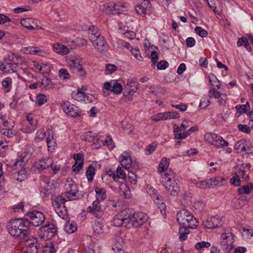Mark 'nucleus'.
<instances>
[{"mask_svg":"<svg viewBox=\"0 0 253 253\" xmlns=\"http://www.w3.org/2000/svg\"><path fill=\"white\" fill-rule=\"evenodd\" d=\"M120 193L124 195L125 198H129L130 197V188L126 183H122L119 187Z\"/></svg>","mask_w":253,"mask_h":253,"instance_id":"obj_35","label":"nucleus"},{"mask_svg":"<svg viewBox=\"0 0 253 253\" xmlns=\"http://www.w3.org/2000/svg\"><path fill=\"white\" fill-rule=\"evenodd\" d=\"M41 236L42 238L45 240H50L54 237L56 229L55 226L53 223L46 224L40 227Z\"/></svg>","mask_w":253,"mask_h":253,"instance_id":"obj_11","label":"nucleus"},{"mask_svg":"<svg viewBox=\"0 0 253 253\" xmlns=\"http://www.w3.org/2000/svg\"><path fill=\"white\" fill-rule=\"evenodd\" d=\"M113 225L115 226H121L122 225L124 226V222L122 218L119 217V213L116 215L114 216L112 220Z\"/></svg>","mask_w":253,"mask_h":253,"instance_id":"obj_57","label":"nucleus"},{"mask_svg":"<svg viewBox=\"0 0 253 253\" xmlns=\"http://www.w3.org/2000/svg\"><path fill=\"white\" fill-rule=\"evenodd\" d=\"M130 52L132 55L138 60L142 61L143 57L141 55L140 50L138 47L131 48Z\"/></svg>","mask_w":253,"mask_h":253,"instance_id":"obj_56","label":"nucleus"},{"mask_svg":"<svg viewBox=\"0 0 253 253\" xmlns=\"http://www.w3.org/2000/svg\"><path fill=\"white\" fill-rule=\"evenodd\" d=\"M133 215V212L129 209H124L119 213V217L122 218L124 220V226L127 228H130L129 224H131Z\"/></svg>","mask_w":253,"mask_h":253,"instance_id":"obj_15","label":"nucleus"},{"mask_svg":"<svg viewBox=\"0 0 253 253\" xmlns=\"http://www.w3.org/2000/svg\"><path fill=\"white\" fill-rule=\"evenodd\" d=\"M47 101V98L44 94H41L37 96L36 102L39 105L44 104Z\"/></svg>","mask_w":253,"mask_h":253,"instance_id":"obj_62","label":"nucleus"},{"mask_svg":"<svg viewBox=\"0 0 253 253\" xmlns=\"http://www.w3.org/2000/svg\"><path fill=\"white\" fill-rule=\"evenodd\" d=\"M2 86L6 92L10 91L12 87V80L10 78H5L1 82Z\"/></svg>","mask_w":253,"mask_h":253,"instance_id":"obj_42","label":"nucleus"},{"mask_svg":"<svg viewBox=\"0 0 253 253\" xmlns=\"http://www.w3.org/2000/svg\"><path fill=\"white\" fill-rule=\"evenodd\" d=\"M150 7V2L149 1H143L140 4H138L135 7L136 12L139 15L146 14L149 12Z\"/></svg>","mask_w":253,"mask_h":253,"instance_id":"obj_25","label":"nucleus"},{"mask_svg":"<svg viewBox=\"0 0 253 253\" xmlns=\"http://www.w3.org/2000/svg\"><path fill=\"white\" fill-rule=\"evenodd\" d=\"M82 61L76 58L74 60H70L69 65L74 72L80 73L81 75H82L84 74V71L82 67Z\"/></svg>","mask_w":253,"mask_h":253,"instance_id":"obj_23","label":"nucleus"},{"mask_svg":"<svg viewBox=\"0 0 253 253\" xmlns=\"http://www.w3.org/2000/svg\"><path fill=\"white\" fill-rule=\"evenodd\" d=\"M169 159L165 157L161 159L159 165L158 170L159 172H163L167 170L169 165Z\"/></svg>","mask_w":253,"mask_h":253,"instance_id":"obj_37","label":"nucleus"},{"mask_svg":"<svg viewBox=\"0 0 253 253\" xmlns=\"http://www.w3.org/2000/svg\"><path fill=\"white\" fill-rule=\"evenodd\" d=\"M124 244V235L120 232L116 233L112 249L115 252H119L122 250V247Z\"/></svg>","mask_w":253,"mask_h":253,"instance_id":"obj_20","label":"nucleus"},{"mask_svg":"<svg viewBox=\"0 0 253 253\" xmlns=\"http://www.w3.org/2000/svg\"><path fill=\"white\" fill-rule=\"evenodd\" d=\"M87 211L98 218L101 216L103 212V210L99 204V201L97 200L92 203L91 206L88 207Z\"/></svg>","mask_w":253,"mask_h":253,"instance_id":"obj_21","label":"nucleus"},{"mask_svg":"<svg viewBox=\"0 0 253 253\" xmlns=\"http://www.w3.org/2000/svg\"><path fill=\"white\" fill-rule=\"evenodd\" d=\"M147 193L151 196L154 202L158 205L159 208L164 209L166 208V205L161 199L160 194L153 187H150L147 190Z\"/></svg>","mask_w":253,"mask_h":253,"instance_id":"obj_16","label":"nucleus"},{"mask_svg":"<svg viewBox=\"0 0 253 253\" xmlns=\"http://www.w3.org/2000/svg\"><path fill=\"white\" fill-rule=\"evenodd\" d=\"M95 174V169L92 165H90L87 169L86 176L89 181H91Z\"/></svg>","mask_w":253,"mask_h":253,"instance_id":"obj_49","label":"nucleus"},{"mask_svg":"<svg viewBox=\"0 0 253 253\" xmlns=\"http://www.w3.org/2000/svg\"><path fill=\"white\" fill-rule=\"evenodd\" d=\"M205 140L211 145L218 148H224L227 146L229 143L221 136L212 132H207L204 135Z\"/></svg>","mask_w":253,"mask_h":253,"instance_id":"obj_7","label":"nucleus"},{"mask_svg":"<svg viewBox=\"0 0 253 253\" xmlns=\"http://www.w3.org/2000/svg\"><path fill=\"white\" fill-rule=\"evenodd\" d=\"M221 220L217 216H213L203 221L204 227L208 229H213L221 225Z\"/></svg>","mask_w":253,"mask_h":253,"instance_id":"obj_19","label":"nucleus"},{"mask_svg":"<svg viewBox=\"0 0 253 253\" xmlns=\"http://www.w3.org/2000/svg\"><path fill=\"white\" fill-rule=\"evenodd\" d=\"M253 190V184H248L246 185H243L238 189V192L241 194H250Z\"/></svg>","mask_w":253,"mask_h":253,"instance_id":"obj_40","label":"nucleus"},{"mask_svg":"<svg viewBox=\"0 0 253 253\" xmlns=\"http://www.w3.org/2000/svg\"><path fill=\"white\" fill-rule=\"evenodd\" d=\"M137 90V87L134 83L127 84L125 87L124 95L126 97V101H130L132 99L133 94Z\"/></svg>","mask_w":253,"mask_h":253,"instance_id":"obj_18","label":"nucleus"},{"mask_svg":"<svg viewBox=\"0 0 253 253\" xmlns=\"http://www.w3.org/2000/svg\"><path fill=\"white\" fill-rule=\"evenodd\" d=\"M121 165L126 169H129L132 164V160L130 154L127 152H124L120 157Z\"/></svg>","mask_w":253,"mask_h":253,"instance_id":"obj_22","label":"nucleus"},{"mask_svg":"<svg viewBox=\"0 0 253 253\" xmlns=\"http://www.w3.org/2000/svg\"><path fill=\"white\" fill-rule=\"evenodd\" d=\"M45 135V131L43 129H40L36 132L34 140L36 142H40L43 140Z\"/></svg>","mask_w":253,"mask_h":253,"instance_id":"obj_54","label":"nucleus"},{"mask_svg":"<svg viewBox=\"0 0 253 253\" xmlns=\"http://www.w3.org/2000/svg\"><path fill=\"white\" fill-rule=\"evenodd\" d=\"M33 70L37 73H44L47 72V66L43 63H39L38 62H33Z\"/></svg>","mask_w":253,"mask_h":253,"instance_id":"obj_31","label":"nucleus"},{"mask_svg":"<svg viewBox=\"0 0 253 253\" xmlns=\"http://www.w3.org/2000/svg\"><path fill=\"white\" fill-rule=\"evenodd\" d=\"M244 201L243 199L235 198L232 202V206L236 209H240L244 205Z\"/></svg>","mask_w":253,"mask_h":253,"instance_id":"obj_55","label":"nucleus"},{"mask_svg":"<svg viewBox=\"0 0 253 253\" xmlns=\"http://www.w3.org/2000/svg\"><path fill=\"white\" fill-rule=\"evenodd\" d=\"M29 219H15L11 221L8 231L15 238L28 242L32 237L29 228Z\"/></svg>","mask_w":253,"mask_h":253,"instance_id":"obj_1","label":"nucleus"},{"mask_svg":"<svg viewBox=\"0 0 253 253\" xmlns=\"http://www.w3.org/2000/svg\"><path fill=\"white\" fill-rule=\"evenodd\" d=\"M52 161L51 159L47 158L39 160L35 164V167L40 171L46 169L51 166Z\"/></svg>","mask_w":253,"mask_h":253,"instance_id":"obj_26","label":"nucleus"},{"mask_svg":"<svg viewBox=\"0 0 253 253\" xmlns=\"http://www.w3.org/2000/svg\"><path fill=\"white\" fill-rule=\"evenodd\" d=\"M148 219L147 215L142 212H139L133 213L131 224H129L131 228H137L144 223H145Z\"/></svg>","mask_w":253,"mask_h":253,"instance_id":"obj_12","label":"nucleus"},{"mask_svg":"<svg viewBox=\"0 0 253 253\" xmlns=\"http://www.w3.org/2000/svg\"><path fill=\"white\" fill-rule=\"evenodd\" d=\"M102 144L103 146H107L109 149H112L114 147V143L113 139L110 136H107L104 140H101Z\"/></svg>","mask_w":253,"mask_h":253,"instance_id":"obj_50","label":"nucleus"},{"mask_svg":"<svg viewBox=\"0 0 253 253\" xmlns=\"http://www.w3.org/2000/svg\"><path fill=\"white\" fill-rule=\"evenodd\" d=\"M179 114L176 112H165L159 113L151 117V119L154 121L167 120L179 118Z\"/></svg>","mask_w":253,"mask_h":253,"instance_id":"obj_14","label":"nucleus"},{"mask_svg":"<svg viewBox=\"0 0 253 253\" xmlns=\"http://www.w3.org/2000/svg\"><path fill=\"white\" fill-rule=\"evenodd\" d=\"M95 192L96 193V198L97 200L102 201L106 198V191L105 189L96 187L95 188Z\"/></svg>","mask_w":253,"mask_h":253,"instance_id":"obj_39","label":"nucleus"},{"mask_svg":"<svg viewBox=\"0 0 253 253\" xmlns=\"http://www.w3.org/2000/svg\"><path fill=\"white\" fill-rule=\"evenodd\" d=\"M189 233V227L188 226H183L179 229V239L184 241L187 238V235Z\"/></svg>","mask_w":253,"mask_h":253,"instance_id":"obj_43","label":"nucleus"},{"mask_svg":"<svg viewBox=\"0 0 253 253\" xmlns=\"http://www.w3.org/2000/svg\"><path fill=\"white\" fill-rule=\"evenodd\" d=\"M74 158L75 163L72 167V170L75 172H79L83 168L84 162L83 155L81 153H78L74 155Z\"/></svg>","mask_w":253,"mask_h":253,"instance_id":"obj_24","label":"nucleus"},{"mask_svg":"<svg viewBox=\"0 0 253 253\" xmlns=\"http://www.w3.org/2000/svg\"><path fill=\"white\" fill-rule=\"evenodd\" d=\"M31 154L24 152L21 156L20 158L18 159L13 164V167L17 168L18 165L20 168H22L25 163L29 159Z\"/></svg>","mask_w":253,"mask_h":253,"instance_id":"obj_28","label":"nucleus"},{"mask_svg":"<svg viewBox=\"0 0 253 253\" xmlns=\"http://www.w3.org/2000/svg\"><path fill=\"white\" fill-rule=\"evenodd\" d=\"M89 37L93 46L99 52H104L108 50V45L104 38L94 26L89 27Z\"/></svg>","mask_w":253,"mask_h":253,"instance_id":"obj_2","label":"nucleus"},{"mask_svg":"<svg viewBox=\"0 0 253 253\" xmlns=\"http://www.w3.org/2000/svg\"><path fill=\"white\" fill-rule=\"evenodd\" d=\"M162 178L166 190L171 195H177L179 192V188L175 180L174 172L170 170H168L162 175Z\"/></svg>","mask_w":253,"mask_h":253,"instance_id":"obj_3","label":"nucleus"},{"mask_svg":"<svg viewBox=\"0 0 253 253\" xmlns=\"http://www.w3.org/2000/svg\"><path fill=\"white\" fill-rule=\"evenodd\" d=\"M39 86L51 89L55 87V84L50 79L43 77L42 81L39 82Z\"/></svg>","mask_w":253,"mask_h":253,"instance_id":"obj_33","label":"nucleus"},{"mask_svg":"<svg viewBox=\"0 0 253 253\" xmlns=\"http://www.w3.org/2000/svg\"><path fill=\"white\" fill-rule=\"evenodd\" d=\"M98 136L96 133L92 131H87L82 136V139L88 142H92L96 140Z\"/></svg>","mask_w":253,"mask_h":253,"instance_id":"obj_36","label":"nucleus"},{"mask_svg":"<svg viewBox=\"0 0 253 253\" xmlns=\"http://www.w3.org/2000/svg\"><path fill=\"white\" fill-rule=\"evenodd\" d=\"M123 88L121 84L115 81L106 82L104 84L102 90L104 93L111 91L115 94H119L122 91Z\"/></svg>","mask_w":253,"mask_h":253,"instance_id":"obj_13","label":"nucleus"},{"mask_svg":"<svg viewBox=\"0 0 253 253\" xmlns=\"http://www.w3.org/2000/svg\"><path fill=\"white\" fill-rule=\"evenodd\" d=\"M27 216L30 218V220H29L30 224H32L35 226H39L45 220V217L43 213L37 211L29 212Z\"/></svg>","mask_w":253,"mask_h":253,"instance_id":"obj_9","label":"nucleus"},{"mask_svg":"<svg viewBox=\"0 0 253 253\" xmlns=\"http://www.w3.org/2000/svg\"><path fill=\"white\" fill-rule=\"evenodd\" d=\"M117 67L114 64H107L106 65L105 73L106 75H110L116 71Z\"/></svg>","mask_w":253,"mask_h":253,"instance_id":"obj_58","label":"nucleus"},{"mask_svg":"<svg viewBox=\"0 0 253 253\" xmlns=\"http://www.w3.org/2000/svg\"><path fill=\"white\" fill-rule=\"evenodd\" d=\"M157 146V144L155 142L148 145L145 149L146 154L148 155L151 154L156 149Z\"/></svg>","mask_w":253,"mask_h":253,"instance_id":"obj_59","label":"nucleus"},{"mask_svg":"<svg viewBox=\"0 0 253 253\" xmlns=\"http://www.w3.org/2000/svg\"><path fill=\"white\" fill-rule=\"evenodd\" d=\"M72 98L78 101L83 100L85 97V93L79 90L77 91H73L72 93Z\"/></svg>","mask_w":253,"mask_h":253,"instance_id":"obj_48","label":"nucleus"},{"mask_svg":"<svg viewBox=\"0 0 253 253\" xmlns=\"http://www.w3.org/2000/svg\"><path fill=\"white\" fill-rule=\"evenodd\" d=\"M59 76L62 80L69 79L70 77L68 71L65 69H61L59 71Z\"/></svg>","mask_w":253,"mask_h":253,"instance_id":"obj_64","label":"nucleus"},{"mask_svg":"<svg viewBox=\"0 0 253 253\" xmlns=\"http://www.w3.org/2000/svg\"><path fill=\"white\" fill-rule=\"evenodd\" d=\"M120 6L124 7L125 6L123 4L120 5L119 4L111 3L110 5H106L105 10L106 12L113 14H120L122 12V11L120 9Z\"/></svg>","mask_w":253,"mask_h":253,"instance_id":"obj_27","label":"nucleus"},{"mask_svg":"<svg viewBox=\"0 0 253 253\" xmlns=\"http://www.w3.org/2000/svg\"><path fill=\"white\" fill-rule=\"evenodd\" d=\"M64 196V195L58 196L55 197L52 201V205L56 213L62 219H65L67 217V210L64 204L69 201L63 198Z\"/></svg>","mask_w":253,"mask_h":253,"instance_id":"obj_5","label":"nucleus"},{"mask_svg":"<svg viewBox=\"0 0 253 253\" xmlns=\"http://www.w3.org/2000/svg\"><path fill=\"white\" fill-rule=\"evenodd\" d=\"M65 186L67 191L62 193L59 196H65L63 198L69 201L76 200V194L78 191L77 185L73 181H70L66 183Z\"/></svg>","mask_w":253,"mask_h":253,"instance_id":"obj_8","label":"nucleus"},{"mask_svg":"<svg viewBox=\"0 0 253 253\" xmlns=\"http://www.w3.org/2000/svg\"><path fill=\"white\" fill-rule=\"evenodd\" d=\"M245 149L243 150V152H245L247 154H251L253 152V147L251 143L246 140H245Z\"/></svg>","mask_w":253,"mask_h":253,"instance_id":"obj_61","label":"nucleus"},{"mask_svg":"<svg viewBox=\"0 0 253 253\" xmlns=\"http://www.w3.org/2000/svg\"><path fill=\"white\" fill-rule=\"evenodd\" d=\"M236 109L240 113H247L250 109L249 103L247 102L245 104L237 105L236 106Z\"/></svg>","mask_w":253,"mask_h":253,"instance_id":"obj_51","label":"nucleus"},{"mask_svg":"<svg viewBox=\"0 0 253 253\" xmlns=\"http://www.w3.org/2000/svg\"><path fill=\"white\" fill-rule=\"evenodd\" d=\"M53 48L54 51L60 54H66L69 53V48L64 45L59 43H55L53 45Z\"/></svg>","mask_w":253,"mask_h":253,"instance_id":"obj_30","label":"nucleus"},{"mask_svg":"<svg viewBox=\"0 0 253 253\" xmlns=\"http://www.w3.org/2000/svg\"><path fill=\"white\" fill-rule=\"evenodd\" d=\"M177 220L179 224L190 228H194L197 226V219L190 211L186 210H181L177 212Z\"/></svg>","mask_w":253,"mask_h":253,"instance_id":"obj_4","label":"nucleus"},{"mask_svg":"<svg viewBox=\"0 0 253 253\" xmlns=\"http://www.w3.org/2000/svg\"><path fill=\"white\" fill-rule=\"evenodd\" d=\"M236 173L237 174V176L240 178H242V179L245 181L248 180L249 178V174L247 173V171L242 170L241 168L236 170Z\"/></svg>","mask_w":253,"mask_h":253,"instance_id":"obj_52","label":"nucleus"},{"mask_svg":"<svg viewBox=\"0 0 253 253\" xmlns=\"http://www.w3.org/2000/svg\"><path fill=\"white\" fill-rule=\"evenodd\" d=\"M245 139H242L235 144L234 147L239 152H243V150L245 149Z\"/></svg>","mask_w":253,"mask_h":253,"instance_id":"obj_60","label":"nucleus"},{"mask_svg":"<svg viewBox=\"0 0 253 253\" xmlns=\"http://www.w3.org/2000/svg\"><path fill=\"white\" fill-rule=\"evenodd\" d=\"M77 223L74 221H68L64 225V230L66 232L71 234L76 231Z\"/></svg>","mask_w":253,"mask_h":253,"instance_id":"obj_32","label":"nucleus"},{"mask_svg":"<svg viewBox=\"0 0 253 253\" xmlns=\"http://www.w3.org/2000/svg\"><path fill=\"white\" fill-rule=\"evenodd\" d=\"M149 89L150 92L155 95H158L162 94L163 91V88L157 85L151 86Z\"/></svg>","mask_w":253,"mask_h":253,"instance_id":"obj_53","label":"nucleus"},{"mask_svg":"<svg viewBox=\"0 0 253 253\" xmlns=\"http://www.w3.org/2000/svg\"><path fill=\"white\" fill-rule=\"evenodd\" d=\"M126 178V175L123 169L121 167L117 168L116 169V174H113V178L116 181L117 178L125 179Z\"/></svg>","mask_w":253,"mask_h":253,"instance_id":"obj_44","label":"nucleus"},{"mask_svg":"<svg viewBox=\"0 0 253 253\" xmlns=\"http://www.w3.org/2000/svg\"><path fill=\"white\" fill-rule=\"evenodd\" d=\"M33 23V20L31 18L23 19L21 20V25L28 29L34 30V28L32 25Z\"/></svg>","mask_w":253,"mask_h":253,"instance_id":"obj_47","label":"nucleus"},{"mask_svg":"<svg viewBox=\"0 0 253 253\" xmlns=\"http://www.w3.org/2000/svg\"><path fill=\"white\" fill-rule=\"evenodd\" d=\"M61 107L64 112L72 117H76L78 116V112L77 107L69 102H64L61 104Z\"/></svg>","mask_w":253,"mask_h":253,"instance_id":"obj_17","label":"nucleus"},{"mask_svg":"<svg viewBox=\"0 0 253 253\" xmlns=\"http://www.w3.org/2000/svg\"><path fill=\"white\" fill-rule=\"evenodd\" d=\"M19 68L18 65L10 58L4 59L0 64L1 70L7 73H17Z\"/></svg>","mask_w":253,"mask_h":253,"instance_id":"obj_10","label":"nucleus"},{"mask_svg":"<svg viewBox=\"0 0 253 253\" xmlns=\"http://www.w3.org/2000/svg\"><path fill=\"white\" fill-rule=\"evenodd\" d=\"M207 3L215 13H218V10L217 9H218L220 5L219 0H210Z\"/></svg>","mask_w":253,"mask_h":253,"instance_id":"obj_46","label":"nucleus"},{"mask_svg":"<svg viewBox=\"0 0 253 253\" xmlns=\"http://www.w3.org/2000/svg\"><path fill=\"white\" fill-rule=\"evenodd\" d=\"M234 236L229 228L225 229L221 234L220 243L223 249L226 251H229L234 248Z\"/></svg>","mask_w":253,"mask_h":253,"instance_id":"obj_6","label":"nucleus"},{"mask_svg":"<svg viewBox=\"0 0 253 253\" xmlns=\"http://www.w3.org/2000/svg\"><path fill=\"white\" fill-rule=\"evenodd\" d=\"M181 127L175 124L173 125V129L175 138L177 139H185L186 138V135L185 134V132L181 133L182 129Z\"/></svg>","mask_w":253,"mask_h":253,"instance_id":"obj_38","label":"nucleus"},{"mask_svg":"<svg viewBox=\"0 0 253 253\" xmlns=\"http://www.w3.org/2000/svg\"><path fill=\"white\" fill-rule=\"evenodd\" d=\"M27 52L31 54H39L41 50L38 47L29 46L26 48Z\"/></svg>","mask_w":253,"mask_h":253,"instance_id":"obj_63","label":"nucleus"},{"mask_svg":"<svg viewBox=\"0 0 253 253\" xmlns=\"http://www.w3.org/2000/svg\"><path fill=\"white\" fill-rule=\"evenodd\" d=\"M37 122H33L32 123H26V125L22 128V131L25 133H31L33 132L37 128Z\"/></svg>","mask_w":253,"mask_h":253,"instance_id":"obj_34","label":"nucleus"},{"mask_svg":"<svg viewBox=\"0 0 253 253\" xmlns=\"http://www.w3.org/2000/svg\"><path fill=\"white\" fill-rule=\"evenodd\" d=\"M210 181L211 182L210 185L211 187L215 186H221L223 184L222 182L223 181H225L224 178L221 176H217L215 177H212L210 179Z\"/></svg>","mask_w":253,"mask_h":253,"instance_id":"obj_41","label":"nucleus"},{"mask_svg":"<svg viewBox=\"0 0 253 253\" xmlns=\"http://www.w3.org/2000/svg\"><path fill=\"white\" fill-rule=\"evenodd\" d=\"M209 95L210 97H213L218 99V102L220 104H224L225 103V98L221 97V94L220 92L218 91L215 87H212L209 91Z\"/></svg>","mask_w":253,"mask_h":253,"instance_id":"obj_29","label":"nucleus"},{"mask_svg":"<svg viewBox=\"0 0 253 253\" xmlns=\"http://www.w3.org/2000/svg\"><path fill=\"white\" fill-rule=\"evenodd\" d=\"M103 227L102 223L99 221H95L92 226L93 232L96 234H100L103 233Z\"/></svg>","mask_w":253,"mask_h":253,"instance_id":"obj_45","label":"nucleus"}]
</instances>
